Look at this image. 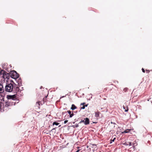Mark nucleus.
Instances as JSON below:
<instances>
[{
    "mask_svg": "<svg viewBox=\"0 0 152 152\" xmlns=\"http://www.w3.org/2000/svg\"><path fill=\"white\" fill-rule=\"evenodd\" d=\"M14 87L11 83H10L7 85L5 86V90L6 91L11 92L13 90Z\"/></svg>",
    "mask_w": 152,
    "mask_h": 152,
    "instance_id": "obj_1",
    "label": "nucleus"
},
{
    "mask_svg": "<svg viewBox=\"0 0 152 152\" xmlns=\"http://www.w3.org/2000/svg\"><path fill=\"white\" fill-rule=\"evenodd\" d=\"M11 77L12 78L14 79H18L19 76V75L15 71H12L11 72Z\"/></svg>",
    "mask_w": 152,
    "mask_h": 152,
    "instance_id": "obj_2",
    "label": "nucleus"
},
{
    "mask_svg": "<svg viewBox=\"0 0 152 152\" xmlns=\"http://www.w3.org/2000/svg\"><path fill=\"white\" fill-rule=\"evenodd\" d=\"M0 75H3L2 77L4 79L5 78H7L9 75L8 74L3 70H1L0 71Z\"/></svg>",
    "mask_w": 152,
    "mask_h": 152,
    "instance_id": "obj_3",
    "label": "nucleus"
},
{
    "mask_svg": "<svg viewBox=\"0 0 152 152\" xmlns=\"http://www.w3.org/2000/svg\"><path fill=\"white\" fill-rule=\"evenodd\" d=\"M15 80L17 83V84L16 85L17 86L18 85L19 87L22 86V81L20 78H18V79H16Z\"/></svg>",
    "mask_w": 152,
    "mask_h": 152,
    "instance_id": "obj_4",
    "label": "nucleus"
},
{
    "mask_svg": "<svg viewBox=\"0 0 152 152\" xmlns=\"http://www.w3.org/2000/svg\"><path fill=\"white\" fill-rule=\"evenodd\" d=\"M13 89L15 91L16 93L21 92L22 90L20 89L18 86H15L13 88Z\"/></svg>",
    "mask_w": 152,
    "mask_h": 152,
    "instance_id": "obj_5",
    "label": "nucleus"
},
{
    "mask_svg": "<svg viewBox=\"0 0 152 152\" xmlns=\"http://www.w3.org/2000/svg\"><path fill=\"white\" fill-rule=\"evenodd\" d=\"M84 124L85 125H87L89 124V119L86 118L84 119Z\"/></svg>",
    "mask_w": 152,
    "mask_h": 152,
    "instance_id": "obj_6",
    "label": "nucleus"
},
{
    "mask_svg": "<svg viewBox=\"0 0 152 152\" xmlns=\"http://www.w3.org/2000/svg\"><path fill=\"white\" fill-rule=\"evenodd\" d=\"M7 99H12V100H14L15 96V95H9L7 96Z\"/></svg>",
    "mask_w": 152,
    "mask_h": 152,
    "instance_id": "obj_7",
    "label": "nucleus"
},
{
    "mask_svg": "<svg viewBox=\"0 0 152 152\" xmlns=\"http://www.w3.org/2000/svg\"><path fill=\"white\" fill-rule=\"evenodd\" d=\"M4 91V89L3 85L0 83V93H3Z\"/></svg>",
    "mask_w": 152,
    "mask_h": 152,
    "instance_id": "obj_8",
    "label": "nucleus"
},
{
    "mask_svg": "<svg viewBox=\"0 0 152 152\" xmlns=\"http://www.w3.org/2000/svg\"><path fill=\"white\" fill-rule=\"evenodd\" d=\"M67 112L69 115L70 118L72 117L74 115V114L73 113H71V112L70 110H68Z\"/></svg>",
    "mask_w": 152,
    "mask_h": 152,
    "instance_id": "obj_9",
    "label": "nucleus"
},
{
    "mask_svg": "<svg viewBox=\"0 0 152 152\" xmlns=\"http://www.w3.org/2000/svg\"><path fill=\"white\" fill-rule=\"evenodd\" d=\"M77 108V107L74 104H72V107L71 108V109L72 110H73L76 109Z\"/></svg>",
    "mask_w": 152,
    "mask_h": 152,
    "instance_id": "obj_10",
    "label": "nucleus"
},
{
    "mask_svg": "<svg viewBox=\"0 0 152 152\" xmlns=\"http://www.w3.org/2000/svg\"><path fill=\"white\" fill-rule=\"evenodd\" d=\"M99 112L98 111L95 112V116L96 117H98L99 116Z\"/></svg>",
    "mask_w": 152,
    "mask_h": 152,
    "instance_id": "obj_11",
    "label": "nucleus"
},
{
    "mask_svg": "<svg viewBox=\"0 0 152 152\" xmlns=\"http://www.w3.org/2000/svg\"><path fill=\"white\" fill-rule=\"evenodd\" d=\"M131 130L130 129H126V130H125V131H124V132H122L123 133H128L130 131V130Z\"/></svg>",
    "mask_w": 152,
    "mask_h": 152,
    "instance_id": "obj_12",
    "label": "nucleus"
},
{
    "mask_svg": "<svg viewBox=\"0 0 152 152\" xmlns=\"http://www.w3.org/2000/svg\"><path fill=\"white\" fill-rule=\"evenodd\" d=\"M59 124V123H57L56 122H54L53 124V125H56V126L58 125Z\"/></svg>",
    "mask_w": 152,
    "mask_h": 152,
    "instance_id": "obj_13",
    "label": "nucleus"
},
{
    "mask_svg": "<svg viewBox=\"0 0 152 152\" xmlns=\"http://www.w3.org/2000/svg\"><path fill=\"white\" fill-rule=\"evenodd\" d=\"M88 104H86L85 105H83V107H81L80 108L81 109H84L85 108V107H87Z\"/></svg>",
    "mask_w": 152,
    "mask_h": 152,
    "instance_id": "obj_14",
    "label": "nucleus"
},
{
    "mask_svg": "<svg viewBox=\"0 0 152 152\" xmlns=\"http://www.w3.org/2000/svg\"><path fill=\"white\" fill-rule=\"evenodd\" d=\"M8 66V65L7 63H4L2 64V66Z\"/></svg>",
    "mask_w": 152,
    "mask_h": 152,
    "instance_id": "obj_15",
    "label": "nucleus"
},
{
    "mask_svg": "<svg viewBox=\"0 0 152 152\" xmlns=\"http://www.w3.org/2000/svg\"><path fill=\"white\" fill-rule=\"evenodd\" d=\"M40 102H38L36 103V105L37 106H39L40 105Z\"/></svg>",
    "mask_w": 152,
    "mask_h": 152,
    "instance_id": "obj_16",
    "label": "nucleus"
},
{
    "mask_svg": "<svg viewBox=\"0 0 152 152\" xmlns=\"http://www.w3.org/2000/svg\"><path fill=\"white\" fill-rule=\"evenodd\" d=\"M82 123H84V120L81 121L79 123V124H81Z\"/></svg>",
    "mask_w": 152,
    "mask_h": 152,
    "instance_id": "obj_17",
    "label": "nucleus"
},
{
    "mask_svg": "<svg viewBox=\"0 0 152 152\" xmlns=\"http://www.w3.org/2000/svg\"><path fill=\"white\" fill-rule=\"evenodd\" d=\"M6 104L4 106V107H8L9 105L8 104V102H6Z\"/></svg>",
    "mask_w": 152,
    "mask_h": 152,
    "instance_id": "obj_18",
    "label": "nucleus"
},
{
    "mask_svg": "<svg viewBox=\"0 0 152 152\" xmlns=\"http://www.w3.org/2000/svg\"><path fill=\"white\" fill-rule=\"evenodd\" d=\"M123 107L124 109H125V112H127V111H128V109H127V110L125 109V107L124 106H123Z\"/></svg>",
    "mask_w": 152,
    "mask_h": 152,
    "instance_id": "obj_19",
    "label": "nucleus"
},
{
    "mask_svg": "<svg viewBox=\"0 0 152 152\" xmlns=\"http://www.w3.org/2000/svg\"><path fill=\"white\" fill-rule=\"evenodd\" d=\"M115 139V137L113 140H111V141L110 142V143H112V142H113L114 141V140Z\"/></svg>",
    "mask_w": 152,
    "mask_h": 152,
    "instance_id": "obj_20",
    "label": "nucleus"
},
{
    "mask_svg": "<svg viewBox=\"0 0 152 152\" xmlns=\"http://www.w3.org/2000/svg\"><path fill=\"white\" fill-rule=\"evenodd\" d=\"M128 144V145H129V146H131L132 145L131 142H129Z\"/></svg>",
    "mask_w": 152,
    "mask_h": 152,
    "instance_id": "obj_21",
    "label": "nucleus"
},
{
    "mask_svg": "<svg viewBox=\"0 0 152 152\" xmlns=\"http://www.w3.org/2000/svg\"><path fill=\"white\" fill-rule=\"evenodd\" d=\"M124 145H128V144L126 142H125L124 143Z\"/></svg>",
    "mask_w": 152,
    "mask_h": 152,
    "instance_id": "obj_22",
    "label": "nucleus"
},
{
    "mask_svg": "<svg viewBox=\"0 0 152 152\" xmlns=\"http://www.w3.org/2000/svg\"><path fill=\"white\" fill-rule=\"evenodd\" d=\"M68 121V120H65L64 121V124H66V123Z\"/></svg>",
    "mask_w": 152,
    "mask_h": 152,
    "instance_id": "obj_23",
    "label": "nucleus"
},
{
    "mask_svg": "<svg viewBox=\"0 0 152 152\" xmlns=\"http://www.w3.org/2000/svg\"><path fill=\"white\" fill-rule=\"evenodd\" d=\"M142 71L143 72H145V70L143 68H142Z\"/></svg>",
    "mask_w": 152,
    "mask_h": 152,
    "instance_id": "obj_24",
    "label": "nucleus"
},
{
    "mask_svg": "<svg viewBox=\"0 0 152 152\" xmlns=\"http://www.w3.org/2000/svg\"><path fill=\"white\" fill-rule=\"evenodd\" d=\"M85 103L84 102L81 104V105H83V106L85 104Z\"/></svg>",
    "mask_w": 152,
    "mask_h": 152,
    "instance_id": "obj_25",
    "label": "nucleus"
},
{
    "mask_svg": "<svg viewBox=\"0 0 152 152\" xmlns=\"http://www.w3.org/2000/svg\"><path fill=\"white\" fill-rule=\"evenodd\" d=\"M75 126L76 127H78L79 126L78 124L76 125Z\"/></svg>",
    "mask_w": 152,
    "mask_h": 152,
    "instance_id": "obj_26",
    "label": "nucleus"
},
{
    "mask_svg": "<svg viewBox=\"0 0 152 152\" xmlns=\"http://www.w3.org/2000/svg\"><path fill=\"white\" fill-rule=\"evenodd\" d=\"M20 88V89L22 90H23V87H21Z\"/></svg>",
    "mask_w": 152,
    "mask_h": 152,
    "instance_id": "obj_27",
    "label": "nucleus"
},
{
    "mask_svg": "<svg viewBox=\"0 0 152 152\" xmlns=\"http://www.w3.org/2000/svg\"><path fill=\"white\" fill-rule=\"evenodd\" d=\"M80 149H79L76 152H78L80 151Z\"/></svg>",
    "mask_w": 152,
    "mask_h": 152,
    "instance_id": "obj_28",
    "label": "nucleus"
},
{
    "mask_svg": "<svg viewBox=\"0 0 152 152\" xmlns=\"http://www.w3.org/2000/svg\"><path fill=\"white\" fill-rule=\"evenodd\" d=\"M146 71L147 72V73H148V72H149V70H147L146 69Z\"/></svg>",
    "mask_w": 152,
    "mask_h": 152,
    "instance_id": "obj_29",
    "label": "nucleus"
},
{
    "mask_svg": "<svg viewBox=\"0 0 152 152\" xmlns=\"http://www.w3.org/2000/svg\"><path fill=\"white\" fill-rule=\"evenodd\" d=\"M55 129V128H53V129L51 130V131H52V130H54V129Z\"/></svg>",
    "mask_w": 152,
    "mask_h": 152,
    "instance_id": "obj_30",
    "label": "nucleus"
},
{
    "mask_svg": "<svg viewBox=\"0 0 152 152\" xmlns=\"http://www.w3.org/2000/svg\"><path fill=\"white\" fill-rule=\"evenodd\" d=\"M9 66H12L10 64V65H9Z\"/></svg>",
    "mask_w": 152,
    "mask_h": 152,
    "instance_id": "obj_31",
    "label": "nucleus"
},
{
    "mask_svg": "<svg viewBox=\"0 0 152 152\" xmlns=\"http://www.w3.org/2000/svg\"><path fill=\"white\" fill-rule=\"evenodd\" d=\"M64 96H63L62 97H64Z\"/></svg>",
    "mask_w": 152,
    "mask_h": 152,
    "instance_id": "obj_32",
    "label": "nucleus"
}]
</instances>
